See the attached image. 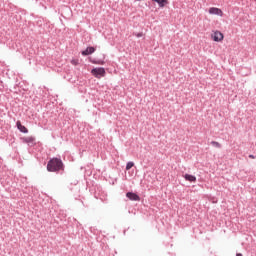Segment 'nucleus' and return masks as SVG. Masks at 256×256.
Wrapping results in <instances>:
<instances>
[{
	"label": "nucleus",
	"instance_id": "9d476101",
	"mask_svg": "<svg viewBox=\"0 0 256 256\" xmlns=\"http://www.w3.org/2000/svg\"><path fill=\"white\" fill-rule=\"evenodd\" d=\"M184 179H186V181H189L190 183H195V181H197V177L191 174H185Z\"/></svg>",
	"mask_w": 256,
	"mask_h": 256
},
{
	"label": "nucleus",
	"instance_id": "9b49d317",
	"mask_svg": "<svg viewBox=\"0 0 256 256\" xmlns=\"http://www.w3.org/2000/svg\"><path fill=\"white\" fill-rule=\"evenodd\" d=\"M91 63H93L94 65H105L104 60H91Z\"/></svg>",
	"mask_w": 256,
	"mask_h": 256
},
{
	"label": "nucleus",
	"instance_id": "6e6552de",
	"mask_svg": "<svg viewBox=\"0 0 256 256\" xmlns=\"http://www.w3.org/2000/svg\"><path fill=\"white\" fill-rule=\"evenodd\" d=\"M213 41H216L217 43H219V41H223V33L216 31L213 34Z\"/></svg>",
	"mask_w": 256,
	"mask_h": 256
},
{
	"label": "nucleus",
	"instance_id": "7ed1b4c3",
	"mask_svg": "<svg viewBox=\"0 0 256 256\" xmlns=\"http://www.w3.org/2000/svg\"><path fill=\"white\" fill-rule=\"evenodd\" d=\"M94 52H95V47L88 46L85 50L81 52V55H83V57H87V55H93Z\"/></svg>",
	"mask_w": 256,
	"mask_h": 256
},
{
	"label": "nucleus",
	"instance_id": "0eeeda50",
	"mask_svg": "<svg viewBox=\"0 0 256 256\" xmlns=\"http://www.w3.org/2000/svg\"><path fill=\"white\" fill-rule=\"evenodd\" d=\"M23 143H26L27 145H35V137L29 136L22 138Z\"/></svg>",
	"mask_w": 256,
	"mask_h": 256
},
{
	"label": "nucleus",
	"instance_id": "a211bd4d",
	"mask_svg": "<svg viewBox=\"0 0 256 256\" xmlns=\"http://www.w3.org/2000/svg\"><path fill=\"white\" fill-rule=\"evenodd\" d=\"M236 256H243V254H241V253H237V254H236Z\"/></svg>",
	"mask_w": 256,
	"mask_h": 256
},
{
	"label": "nucleus",
	"instance_id": "f03ea898",
	"mask_svg": "<svg viewBox=\"0 0 256 256\" xmlns=\"http://www.w3.org/2000/svg\"><path fill=\"white\" fill-rule=\"evenodd\" d=\"M91 73L93 77H96V79H101V77H105L106 75L105 68L103 67L93 68Z\"/></svg>",
	"mask_w": 256,
	"mask_h": 256
},
{
	"label": "nucleus",
	"instance_id": "2eb2a0df",
	"mask_svg": "<svg viewBox=\"0 0 256 256\" xmlns=\"http://www.w3.org/2000/svg\"><path fill=\"white\" fill-rule=\"evenodd\" d=\"M50 161H61V158H51Z\"/></svg>",
	"mask_w": 256,
	"mask_h": 256
},
{
	"label": "nucleus",
	"instance_id": "1a4fd4ad",
	"mask_svg": "<svg viewBox=\"0 0 256 256\" xmlns=\"http://www.w3.org/2000/svg\"><path fill=\"white\" fill-rule=\"evenodd\" d=\"M154 3H157L159 7L163 8L165 5H169V0H152Z\"/></svg>",
	"mask_w": 256,
	"mask_h": 256
},
{
	"label": "nucleus",
	"instance_id": "f8f14e48",
	"mask_svg": "<svg viewBox=\"0 0 256 256\" xmlns=\"http://www.w3.org/2000/svg\"><path fill=\"white\" fill-rule=\"evenodd\" d=\"M210 144L214 146L216 149H221V143L217 141H211Z\"/></svg>",
	"mask_w": 256,
	"mask_h": 256
},
{
	"label": "nucleus",
	"instance_id": "ddd939ff",
	"mask_svg": "<svg viewBox=\"0 0 256 256\" xmlns=\"http://www.w3.org/2000/svg\"><path fill=\"white\" fill-rule=\"evenodd\" d=\"M134 165L135 164L133 162H128L126 166L127 171H129V169H131Z\"/></svg>",
	"mask_w": 256,
	"mask_h": 256
},
{
	"label": "nucleus",
	"instance_id": "423d86ee",
	"mask_svg": "<svg viewBox=\"0 0 256 256\" xmlns=\"http://www.w3.org/2000/svg\"><path fill=\"white\" fill-rule=\"evenodd\" d=\"M210 15H218V16H223V11L219 8L211 7L209 9Z\"/></svg>",
	"mask_w": 256,
	"mask_h": 256
},
{
	"label": "nucleus",
	"instance_id": "f257e3e1",
	"mask_svg": "<svg viewBox=\"0 0 256 256\" xmlns=\"http://www.w3.org/2000/svg\"><path fill=\"white\" fill-rule=\"evenodd\" d=\"M63 169L62 161H50L47 164V170L50 172L61 171Z\"/></svg>",
	"mask_w": 256,
	"mask_h": 256
},
{
	"label": "nucleus",
	"instance_id": "f3484780",
	"mask_svg": "<svg viewBox=\"0 0 256 256\" xmlns=\"http://www.w3.org/2000/svg\"><path fill=\"white\" fill-rule=\"evenodd\" d=\"M249 159H255L254 155H249Z\"/></svg>",
	"mask_w": 256,
	"mask_h": 256
},
{
	"label": "nucleus",
	"instance_id": "39448f33",
	"mask_svg": "<svg viewBox=\"0 0 256 256\" xmlns=\"http://www.w3.org/2000/svg\"><path fill=\"white\" fill-rule=\"evenodd\" d=\"M126 197H128V199H130V201H141V197H139V195H137L136 193H133V192H128L126 194Z\"/></svg>",
	"mask_w": 256,
	"mask_h": 256
},
{
	"label": "nucleus",
	"instance_id": "20e7f679",
	"mask_svg": "<svg viewBox=\"0 0 256 256\" xmlns=\"http://www.w3.org/2000/svg\"><path fill=\"white\" fill-rule=\"evenodd\" d=\"M16 127L18 129V131H20V133H29V129H27V127L23 126V124H21V121H17L16 122Z\"/></svg>",
	"mask_w": 256,
	"mask_h": 256
},
{
	"label": "nucleus",
	"instance_id": "dca6fc26",
	"mask_svg": "<svg viewBox=\"0 0 256 256\" xmlns=\"http://www.w3.org/2000/svg\"><path fill=\"white\" fill-rule=\"evenodd\" d=\"M71 63H72V65H77V61H75V60H72Z\"/></svg>",
	"mask_w": 256,
	"mask_h": 256
},
{
	"label": "nucleus",
	"instance_id": "4468645a",
	"mask_svg": "<svg viewBox=\"0 0 256 256\" xmlns=\"http://www.w3.org/2000/svg\"><path fill=\"white\" fill-rule=\"evenodd\" d=\"M133 35L135 36V37H138V38H141V37H143V32H138V33H133Z\"/></svg>",
	"mask_w": 256,
	"mask_h": 256
},
{
	"label": "nucleus",
	"instance_id": "6ab92c4d",
	"mask_svg": "<svg viewBox=\"0 0 256 256\" xmlns=\"http://www.w3.org/2000/svg\"><path fill=\"white\" fill-rule=\"evenodd\" d=\"M254 1H256V0H254Z\"/></svg>",
	"mask_w": 256,
	"mask_h": 256
}]
</instances>
